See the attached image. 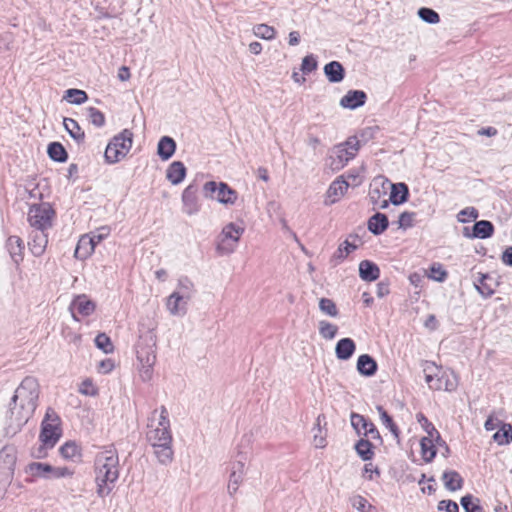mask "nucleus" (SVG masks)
<instances>
[{"instance_id":"f257e3e1","label":"nucleus","mask_w":512,"mask_h":512,"mask_svg":"<svg viewBox=\"0 0 512 512\" xmlns=\"http://www.w3.org/2000/svg\"><path fill=\"white\" fill-rule=\"evenodd\" d=\"M39 394L40 387L37 379L26 376L16 388L9 403L5 426L7 436L13 437L20 432L33 416L38 406Z\"/></svg>"},{"instance_id":"f03ea898","label":"nucleus","mask_w":512,"mask_h":512,"mask_svg":"<svg viewBox=\"0 0 512 512\" xmlns=\"http://www.w3.org/2000/svg\"><path fill=\"white\" fill-rule=\"evenodd\" d=\"M95 482L97 495L108 496L119 478V456L113 445L98 452L94 459Z\"/></svg>"},{"instance_id":"7ed1b4c3","label":"nucleus","mask_w":512,"mask_h":512,"mask_svg":"<svg viewBox=\"0 0 512 512\" xmlns=\"http://www.w3.org/2000/svg\"><path fill=\"white\" fill-rule=\"evenodd\" d=\"M156 325L153 320L148 319V323H140L139 342L136 345V357L139 362V374L142 381L147 382L152 379L153 367L156 362Z\"/></svg>"},{"instance_id":"20e7f679","label":"nucleus","mask_w":512,"mask_h":512,"mask_svg":"<svg viewBox=\"0 0 512 512\" xmlns=\"http://www.w3.org/2000/svg\"><path fill=\"white\" fill-rule=\"evenodd\" d=\"M157 412L158 410L155 409L151 416L148 418V431L146 432V439L148 443L154 448V454L158 461L163 465H167L173 460V438L171 429H163L156 426L154 427L153 422Z\"/></svg>"},{"instance_id":"39448f33","label":"nucleus","mask_w":512,"mask_h":512,"mask_svg":"<svg viewBox=\"0 0 512 512\" xmlns=\"http://www.w3.org/2000/svg\"><path fill=\"white\" fill-rule=\"evenodd\" d=\"M360 149L357 136L349 137L345 142L335 145L328 156V165L333 171H339L352 160Z\"/></svg>"},{"instance_id":"423d86ee","label":"nucleus","mask_w":512,"mask_h":512,"mask_svg":"<svg viewBox=\"0 0 512 512\" xmlns=\"http://www.w3.org/2000/svg\"><path fill=\"white\" fill-rule=\"evenodd\" d=\"M132 144L133 132L129 129L122 130L109 141L104 153L105 162L118 163L129 153Z\"/></svg>"},{"instance_id":"0eeeda50","label":"nucleus","mask_w":512,"mask_h":512,"mask_svg":"<svg viewBox=\"0 0 512 512\" xmlns=\"http://www.w3.org/2000/svg\"><path fill=\"white\" fill-rule=\"evenodd\" d=\"M54 216L55 211L49 203L33 204L29 208L28 222L33 229L48 230L52 227Z\"/></svg>"},{"instance_id":"6e6552de","label":"nucleus","mask_w":512,"mask_h":512,"mask_svg":"<svg viewBox=\"0 0 512 512\" xmlns=\"http://www.w3.org/2000/svg\"><path fill=\"white\" fill-rule=\"evenodd\" d=\"M16 448L6 445L0 450V483L9 486L14 476L16 465Z\"/></svg>"},{"instance_id":"1a4fd4ad","label":"nucleus","mask_w":512,"mask_h":512,"mask_svg":"<svg viewBox=\"0 0 512 512\" xmlns=\"http://www.w3.org/2000/svg\"><path fill=\"white\" fill-rule=\"evenodd\" d=\"M200 186L197 181L191 182L182 192V211L192 216L200 212L201 201L199 198Z\"/></svg>"},{"instance_id":"9d476101","label":"nucleus","mask_w":512,"mask_h":512,"mask_svg":"<svg viewBox=\"0 0 512 512\" xmlns=\"http://www.w3.org/2000/svg\"><path fill=\"white\" fill-rule=\"evenodd\" d=\"M247 461L246 454L239 452L237 455V459L230 464V475L228 482V493L233 496L239 485L243 481V476L245 474V463Z\"/></svg>"},{"instance_id":"9b49d317","label":"nucleus","mask_w":512,"mask_h":512,"mask_svg":"<svg viewBox=\"0 0 512 512\" xmlns=\"http://www.w3.org/2000/svg\"><path fill=\"white\" fill-rule=\"evenodd\" d=\"M384 182H388V179L384 177L375 178L370 185L369 191L371 203L380 209H386L389 206V200L385 198L389 188H386Z\"/></svg>"},{"instance_id":"f8f14e48","label":"nucleus","mask_w":512,"mask_h":512,"mask_svg":"<svg viewBox=\"0 0 512 512\" xmlns=\"http://www.w3.org/2000/svg\"><path fill=\"white\" fill-rule=\"evenodd\" d=\"M351 425L356 430V433L360 435L362 430H364V436L370 435L373 439L382 440L381 435L374 425L369 419L365 418L363 415L358 413L351 414Z\"/></svg>"},{"instance_id":"ddd939ff","label":"nucleus","mask_w":512,"mask_h":512,"mask_svg":"<svg viewBox=\"0 0 512 512\" xmlns=\"http://www.w3.org/2000/svg\"><path fill=\"white\" fill-rule=\"evenodd\" d=\"M48 244L47 230L33 229L28 242L29 249L35 257H40Z\"/></svg>"},{"instance_id":"4468645a","label":"nucleus","mask_w":512,"mask_h":512,"mask_svg":"<svg viewBox=\"0 0 512 512\" xmlns=\"http://www.w3.org/2000/svg\"><path fill=\"white\" fill-rule=\"evenodd\" d=\"M62 435L60 425L50 424V422H42L39 434V440L45 445L54 447Z\"/></svg>"},{"instance_id":"2eb2a0df","label":"nucleus","mask_w":512,"mask_h":512,"mask_svg":"<svg viewBox=\"0 0 512 512\" xmlns=\"http://www.w3.org/2000/svg\"><path fill=\"white\" fill-rule=\"evenodd\" d=\"M386 185V188H389L390 195H389V202H391L393 205H401L408 201L409 198V188L408 185L399 182V183H392L388 180V182H384Z\"/></svg>"},{"instance_id":"dca6fc26","label":"nucleus","mask_w":512,"mask_h":512,"mask_svg":"<svg viewBox=\"0 0 512 512\" xmlns=\"http://www.w3.org/2000/svg\"><path fill=\"white\" fill-rule=\"evenodd\" d=\"M494 225L488 220L476 221L472 226V233H469V228H464V235L469 238L486 239L493 235Z\"/></svg>"},{"instance_id":"f3484780","label":"nucleus","mask_w":512,"mask_h":512,"mask_svg":"<svg viewBox=\"0 0 512 512\" xmlns=\"http://www.w3.org/2000/svg\"><path fill=\"white\" fill-rule=\"evenodd\" d=\"M367 94L363 90H349L340 100V105L347 109H357L366 103Z\"/></svg>"},{"instance_id":"a211bd4d","label":"nucleus","mask_w":512,"mask_h":512,"mask_svg":"<svg viewBox=\"0 0 512 512\" xmlns=\"http://www.w3.org/2000/svg\"><path fill=\"white\" fill-rule=\"evenodd\" d=\"M26 473L30 475L28 482H34L35 478L51 479L52 465L42 462H32L27 465Z\"/></svg>"},{"instance_id":"6ab92c4d","label":"nucleus","mask_w":512,"mask_h":512,"mask_svg":"<svg viewBox=\"0 0 512 512\" xmlns=\"http://www.w3.org/2000/svg\"><path fill=\"white\" fill-rule=\"evenodd\" d=\"M356 369L361 376L372 377L378 370V364L371 355L362 354L357 359Z\"/></svg>"},{"instance_id":"aec40b11","label":"nucleus","mask_w":512,"mask_h":512,"mask_svg":"<svg viewBox=\"0 0 512 512\" xmlns=\"http://www.w3.org/2000/svg\"><path fill=\"white\" fill-rule=\"evenodd\" d=\"M356 351V343L352 338L340 339L335 346V355L338 360H349Z\"/></svg>"},{"instance_id":"412c9836","label":"nucleus","mask_w":512,"mask_h":512,"mask_svg":"<svg viewBox=\"0 0 512 512\" xmlns=\"http://www.w3.org/2000/svg\"><path fill=\"white\" fill-rule=\"evenodd\" d=\"M24 242L19 236H10L6 241V249L14 263L19 264L24 256Z\"/></svg>"},{"instance_id":"4be33fe9","label":"nucleus","mask_w":512,"mask_h":512,"mask_svg":"<svg viewBox=\"0 0 512 512\" xmlns=\"http://www.w3.org/2000/svg\"><path fill=\"white\" fill-rule=\"evenodd\" d=\"M368 230L375 236L383 234L389 227V220L386 214L377 212L367 222Z\"/></svg>"},{"instance_id":"5701e85b","label":"nucleus","mask_w":512,"mask_h":512,"mask_svg":"<svg viewBox=\"0 0 512 512\" xmlns=\"http://www.w3.org/2000/svg\"><path fill=\"white\" fill-rule=\"evenodd\" d=\"M494 282V279L488 273H478L477 279L474 280V286L481 296L489 298L495 292Z\"/></svg>"},{"instance_id":"b1692460","label":"nucleus","mask_w":512,"mask_h":512,"mask_svg":"<svg viewBox=\"0 0 512 512\" xmlns=\"http://www.w3.org/2000/svg\"><path fill=\"white\" fill-rule=\"evenodd\" d=\"M73 314L77 312L82 316L91 315L96 308V305L93 301L89 300L86 295H79L76 299L73 300L70 306Z\"/></svg>"},{"instance_id":"393cba45","label":"nucleus","mask_w":512,"mask_h":512,"mask_svg":"<svg viewBox=\"0 0 512 512\" xmlns=\"http://www.w3.org/2000/svg\"><path fill=\"white\" fill-rule=\"evenodd\" d=\"M187 169L183 162L181 161H174L172 162L167 170H166V178L171 182L173 185L180 184L186 177Z\"/></svg>"},{"instance_id":"a878e982","label":"nucleus","mask_w":512,"mask_h":512,"mask_svg":"<svg viewBox=\"0 0 512 512\" xmlns=\"http://www.w3.org/2000/svg\"><path fill=\"white\" fill-rule=\"evenodd\" d=\"M176 141L170 136H163L157 144V155L161 160H169L176 151Z\"/></svg>"},{"instance_id":"bb28decb","label":"nucleus","mask_w":512,"mask_h":512,"mask_svg":"<svg viewBox=\"0 0 512 512\" xmlns=\"http://www.w3.org/2000/svg\"><path fill=\"white\" fill-rule=\"evenodd\" d=\"M359 276L363 281L372 282L379 278L380 269L373 261L363 260L359 264Z\"/></svg>"},{"instance_id":"cd10ccee","label":"nucleus","mask_w":512,"mask_h":512,"mask_svg":"<svg viewBox=\"0 0 512 512\" xmlns=\"http://www.w3.org/2000/svg\"><path fill=\"white\" fill-rule=\"evenodd\" d=\"M324 74L331 83H339L345 77V69L338 61H331L324 66Z\"/></svg>"},{"instance_id":"c85d7f7f","label":"nucleus","mask_w":512,"mask_h":512,"mask_svg":"<svg viewBox=\"0 0 512 512\" xmlns=\"http://www.w3.org/2000/svg\"><path fill=\"white\" fill-rule=\"evenodd\" d=\"M95 249V237L83 236L77 243L75 249V257L81 260L89 257Z\"/></svg>"},{"instance_id":"c756f323","label":"nucleus","mask_w":512,"mask_h":512,"mask_svg":"<svg viewBox=\"0 0 512 512\" xmlns=\"http://www.w3.org/2000/svg\"><path fill=\"white\" fill-rule=\"evenodd\" d=\"M444 487L451 492L460 490L463 487L464 480L455 470H446L442 474Z\"/></svg>"},{"instance_id":"7c9ffc66","label":"nucleus","mask_w":512,"mask_h":512,"mask_svg":"<svg viewBox=\"0 0 512 512\" xmlns=\"http://www.w3.org/2000/svg\"><path fill=\"white\" fill-rule=\"evenodd\" d=\"M358 248V245L351 243L348 239L343 241L333 253L330 262L336 266L343 262L346 257Z\"/></svg>"},{"instance_id":"2f4dec72","label":"nucleus","mask_w":512,"mask_h":512,"mask_svg":"<svg viewBox=\"0 0 512 512\" xmlns=\"http://www.w3.org/2000/svg\"><path fill=\"white\" fill-rule=\"evenodd\" d=\"M60 455L71 461H80L82 457V449L75 441H67L59 448Z\"/></svg>"},{"instance_id":"473e14b6","label":"nucleus","mask_w":512,"mask_h":512,"mask_svg":"<svg viewBox=\"0 0 512 512\" xmlns=\"http://www.w3.org/2000/svg\"><path fill=\"white\" fill-rule=\"evenodd\" d=\"M187 303L178 293L173 292L167 299V308L172 315H185Z\"/></svg>"},{"instance_id":"72a5a7b5","label":"nucleus","mask_w":512,"mask_h":512,"mask_svg":"<svg viewBox=\"0 0 512 512\" xmlns=\"http://www.w3.org/2000/svg\"><path fill=\"white\" fill-rule=\"evenodd\" d=\"M63 125L65 130L68 132L71 138H73L78 144H81L85 140V132L82 130L78 122L72 118L65 117L63 119Z\"/></svg>"},{"instance_id":"f704fd0d","label":"nucleus","mask_w":512,"mask_h":512,"mask_svg":"<svg viewBox=\"0 0 512 512\" xmlns=\"http://www.w3.org/2000/svg\"><path fill=\"white\" fill-rule=\"evenodd\" d=\"M238 198L236 190L232 189L227 183L220 182V188L216 200L224 205H233Z\"/></svg>"},{"instance_id":"c9c22d12","label":"nucleus","mask_w":512,"mask_h":512,"mask_svg":"<svg viewBox=\"0 0 512 512\" xmlns=\"http://www.w3.org/2000/svg\"><path fill=\"white\" fill-rule=\"evenodd\" d=\"M49 158L55 162L64 163L68 159V153L60 142H51L47 147Z\"/></svg>"},{"instance_id":"e433bc0d","label":"nucleus","mask_w":512,"mask_h":512,"mask_svg":"<svg viewBox=\"0 0 512 512\" xmlns=\"http://www.w3.org/2000/svg\"><path fill=\"white\" fill-rule=\"evenodd\" d=\"M174 292L178 293L182 298H184L185 303H188L195 292L194 284L187 276H182L178 280L177 290Z\"/></svg>"},{"instance_id":"4c0bfd02","label":"nucleus","mask_w":512,"mask_h":512,"mask_svg":"<svg viewBox=\"0 0 512 512\" xmlns=\"http://www.w3.org/2000/svg\"><path fill=\"white\" fill-rule=\"evenodd\" d=\"M355 450H356V453L358 454V456L363 460V461H369L373 458L374 456V446L373 444L367 440V439H359L357 441V443L355 444Z\"/></svg>"},{"instance_id":"58836bf2","label":"nucleus","mask_w":512,"mask_h":512,"mask_svg":"<svg viewBox=\"0 0 512 512\" xmlns=\"http://www.w3.org/2000/svg\"><path fill=\"white\" fill-rule=\"evenodd\" d=\"M420 446H421V455H422L423 460L426 463L432 462L436 456V448L433 443V438L423 437L420 440Z\"/></svg>"},{"instance_id":"ea45409f","label":"nucleus","mask_w":512,"mask_h":512,"mask_svg":"<svg viewBox=\"0 0 512 512\" xmlns=\"http://www.w3.org/2000/svg\"><path fill=\"white\" fill-rule=\"evenodd\" d=\"M460 504L465 512H484L483 507L480 505V499L474 497L472 494L463 496Z\"/></svg>"},{"instance_id":"a19ab883","label":"nucleus","mask_w":512,"mask_h":512,"mask_svg":"<svg viewBox=\"0 0 512 512\" xmlns=\"http://www.w3.org/2000/svg\"><path fill=\"white\" fill-rule=\"evenodd\" d=\"M376 409L379 413V416H380V419H381L383 425H385L386 428H388L390 430V432L393 434V436L398 439L399 435H400V430H399L398 426L394 423L392 417L387 413V411L381 405H378L376 407Z\"/></svg>"},{"instance_id":"79ce46f5","label":"nucleus","mask_w":512,"mask_h":512,"mask_svg":"<svg viewBox=\"0 0 512 512\" xmlns=\"http://www.w3.org/2000/svg\"><path fill=\"white\" fill-rule=\"evenodd\" d=\"M493 440L501 446L510 444L512 442V426L503 423L501 429L494 433Z\"/></svg>"},{"instance_id":"37998d69","label":"nucleus","mask_w":512,"mask_h":512,"mask_svg":"<svg viewBox=\"0 0 512 512\" xmlns=\"http://www.w3.org/2000/svg\"><path fill=\"white\" fill-rule=\"evenodd\" d=\"M64 98L72 104L80 105L87 101L88 95L83 90L70 88L65 91Z\"/></svg>"},{"instance_id":"c03bdc74","label":"nucleus","mask_w":512,"mask_h":512,"mask_svg":"<svg viewBox=\"0 0 512 512\" xmlns=\"http://www.w3.org/2000/svg\"><path fill=\"white\" fill-rule=\"evenodd\" d=\"M253 34L264 40H273L276 37V30L267 24H257L253 27Z\"/></svg>"},{"instance_id":"a18cd8bd","label":"nucleus","mask_w":512,"mask_h":512,"mask_svg":"<svg viewBox=\"0 0 512 512\" xmlns=\"http://www.w3.org/2000/svg\"><path fill=\"white\" fill-rule=\"evenodd\" d=\"M243 232H244V228L239 227L234 223H229L222 230V235L224 237L223 242L226 239H230L234 243H237Z\"/></svg>"},{"instance_id":"49530a36","label":"nucleus","mask_w":512,"mask_h":512,"mask_svg":"<svg viewBox=\"0 0 512 512\" xmlns=\"http://www.w3.org/2000/svg\"><path fill=\"white\" fill-rule=\"evenodd\" d=\"M349 187V182L344 179V175L340 176L339 179L332 182L328 189L329 196L343 195Z\"/></svg>"},{"instance_id":"de8ad7c7","label":"nucleus","mask_w":512,"mask_h":512,"mask_svg":"<svg viewBox=\"0 0 512 512\" xmlns=\"http://www.w3.org/2000/svg\"><path fill=\"white\" fill-rule=\"evenodd\" d=\"M94 342L96 347L106 354L112 353L114 351V345L112 344L110 337L105 333H99L95 337Z\"/></svg>"},{"instance_id":"09e8293b","label":"nucleus","mask_w":512,"mask_h":512,"mask_svg":"<svg viewBox=\"0 0 512 512\" xmlns=\"http://www.w3.org/2000/svg\"><path fill=\"white\" fill-rule=\"evenodd\" d=\"M337 332L338 327L336 325L324 320L319 322V333L324 339H334Z\"/></svg>"},{"instance_id":"8fccbe9b","label":"nucleus","mask_w":512,"mask_h":512,"mask_svg":"<svg viewBox=\"0 0 512 512\" xmlns=\"http://www.w3.org/2000/svg\"><path fill=\"white\" fill-rule=\"evenodd\" d=\"M419 18L429 24H437L440 21L439 14L428 7H421L417 12Z\"/></svg>"},{"instance_id":"3c124183","label":"nucleus","mask_w":512,"mask_h":512,"mask_svg":"<svg viewBox=\"0 0 512 512\" xmlns=\"http://www.w3.org/2000/svg\"><path fill=\"white\" fill-rule=\"evenodd\" d=\"M87 111V117L90 123H92L94 126L100 128L103 127L105 124V116L104 114L95 107H89L86 109Z\"/></svg>"},{"instance_id":"603ef678","label":"nucleus","mask_w":512,"mask_h":512,"mask_svg":"<svg viewBox=\"0 0 512 512\" xmlns=\"http://www.w3.org/2000/svg\"><path fill=\"white\" fill-rule=\"evenodd\" d=\"M319 309L326 315L336 317L338 315V309L333 300L329 298H321L319 301Z\"/></svg>"},{"instance_id":"864d4df0","label":"nucleus","mask_w":512,"mask_h":512,"mask_svg":"<svg viewBox=\"0 0 512 512\" xmlns=\"http://www.w3.org/2000/svg\"><path fill=\"white\" fill-rule=\"evenodd\" d=\"M417 422L421 425L424 431L428 434L427 437L434 438V434L437 433L435 426L428 420V418L421 412L416 414Z\"/></svg>"},{"instance_id":"5fc2aeb1","label":"nucleus","mask_w":512,"mask_h":512,"mask_svg":"<svg viewBox=\"0 0 512 512\" xmlns=\"http://www.w3.org/2000/svg\"><path fill=\"white\" fill-rule=\"evenodd\" d=\"M448 276L446 270L443 269L441 264L434 263L430 267L429 277L437 282H444Z\"/></svg>"},{"instance_id":"6e6d98bb","label":"nucleus","mask_w":512,"mask_h":512,"mask_svg":"<svg viewBox=\"0 0 512 512\" xmlns=\"http://www.w3.org/2000/svg\"><path fill=\"white\" fill-rule=\"evenodd\" d=\"M318 63L314 55L310 54L302 59L301 71L304 74H309L317 69Z\"/></svg>"},{"instance_id":"4d7b16f0","label":"nucleus","mask_w":512,"mask_h":512,"mask_svg":"<svg viewBox=\"0 0 512 512\" xmlns=\"http://www.w3.org/2000/svg\"><path fill=\"white\" fill-rule=\"evenodd\" d=\"M416 216L415 212L404 211L399 215L398 225L399 228L407 229L413 226V220Z\"/></svg>"},{"instance_id":"13d9d810","label":"nucleus","mask_w":512,"mask_h":512,"mask_svg":"<svg viewBox=\"0 0 512 512\" xmlns=\"http://www.w3.org/2000/svg\"><path fill=\"white\" fill-rule=\"evenodd\" d=\"M220 188V182L217 183L215 181H208L203 185V194L206 198L216 199L214 194L218 195V191Z\"/></svg>"},{"instance_id":"bf43d9fd","label":"nucleus","mask_w":512,"mask_h":512,"mask_svg":"<svg viewBox=\"0 0 512 512\" xmlns=\"http://www.w3.org/2000/svg\"><path fill=\"white\" fill-rule=\"evenodd\" d=\"M79 392L83 395L95 396L98 393V390L93 385L91 379H85L84 381H82V383L79 387Z\"/></svg>"},{"instance_id":"052dcab7","label":"nucleus","mask_w":512,"mask_h":512,"mask_svg":"<svg viewBox=\"0 0 512 512\" xmlns=\"http://www.w3.org/2000/svg\"><path fill=\"white\" fill-rule=\"evenodd\" d=\"M437 508L440 512H459V506L453 500H441Z\"/></svg>"},{"instance_id":"680f3d73","label":"nucleus","mask_w":512,"mask_h":512,"mask_svg":"<svg viewBox=\"0 0 512 512\" xmlns=\"http://www.w3.org/2000/svg\"><path fill=\"white\" fill-rule=\"evenodd\" d=\"M51 471V479H59L64 477H70L73 475V471L68 467H53Z\"/></svg>"},{"instance_id":"e2e57ef3","label":"nucleus","mask_w":512,"mask_h":512,"mask_svg":"<svg viewBox=\"0 0 512 512\" xmlns=\"http://www.w3.org/2000/svg\"><path fill=\"white\" fill-rule=\"evenodd\" d=\"M156 427L170 429L169 414L167 408L164 405L160 407V416Z\"/></svg>"},{"instance_id":"0e129e2a","label":"nucleus","mask_w":512,"mask_h":512,"mask_svg":"<svg viewBox=\"0 0 512 512\" xmlns=\"http://www.w3.org/2000/svg\"><path fill=\"white\" fill-rule=\"evenodd\" d=\"M351 504L353 508L361 512H365V508L367 505L369 508H372V505L368 504V501L361 495L354 496L351 499Z\"/></svg>"},{"instance_id":"69168bd1","label":"nucleus","mask_w":512,"mask_h":512,"mask_svg":"<svg viewBox=\"0 0 512 512\" xmlns=\"http://www.w3.org/2000/svg\"><path fill=\"white\" fill-rule=\"evenodd\" d=\"M42 422H50V424L61 425V419H60L59 415L51 407L47 408Z\"/></svg>"},{"instance_id":"338daca9","label":"nucleus","mask_w":512,"mask_h":512,"mask_svg":"<svg viewBox=\"0 0 512 512\" xmlns=\"http://www.w3.org/2000/svg\"><path fill=\"white\" fill-rule=\"evenodd\" d=\"M478 215H479V213L476 208L467 207L460 211V213L458 214V220L460 222H466L467 220L465 218H461L462 216H466L469 219L475 220V219H477Z\"/></svg>"},{"instance_id":"774afa93","label":"nucleus","mask_w":512,"mask_h":512,"mask_svg":"<svg viewBox=\"0 0 512 512\" xmlns=\"http://www.w3.org/2000/svg\"><path fill=\"white\" fill-rule=\"evenodd\" d=\"M346 178L345 180L349 182V186L356 187L361 184V177L356 171H349Z\"/></svg>"}]
</instances>
